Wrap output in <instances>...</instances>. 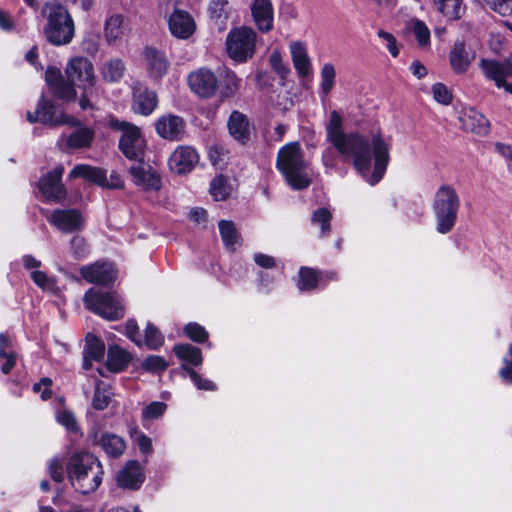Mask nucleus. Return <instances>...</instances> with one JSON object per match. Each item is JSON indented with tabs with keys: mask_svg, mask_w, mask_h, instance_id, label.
I'll list each match as a JSON object with an SVG mask.
<instances>
[{
	"mask_svg": "<svg viewBox=\"0 0 512 512\" xmlns=\"http://www.w3.org/2000/svg\"><path fill=\"white\" fill-rule=\"evenodd\" d=\"M342 116L333 110L325 126L326 139L356 170L374 185L383 177L389 162L390 143L379 132L365 139L358 133H345Z\"/></svg>",
	"mask_w": 512,
	"mask_h": 512,
	"instance_id": "1",
	"label": "nucleus"
},
{
	"mask_svg": "<svg viewBox=\"0 0 512 512\" xmlns=\"http://www.w3.org/2000/svg\"><path fill=\"white\" fill-rule=\"evenodd\" d=\"M103 466L92 454L78 452L67 463V477L73 488L81 494H89L102 483Z\"/></svg>",
	"mask_w": 512,
	"mask_h": 512,
	"instance_id": "2",
	"label": "nucleus"
},
{
	"mask_svg": "<svg viewBox=\"0 0 512 512\" xmlns=\"http://www.w3.org/2000/svg\"><path fill=\"white\" fill-rule=\"evenodd\" d=\"M276 166L293 189L301 190L310 185L309 164L298 142H290L278 151Z\"/></svg>",
	"mask_w": 512,
	"mask_h": 512,
	"instance_id": "3",
	"label": "nucleus"
},
{
	"mask_svg": "<svg viewBox=\"0 0 512 512\" xmlns=\"http://www.w3.org/2000/svg\"><path fill=\"white\" fill-rule=\"evenodd\" d=\"M41 14L46 19L43 34L47 42L54 46H64L72 42L75 23L66 7L56 3H45Z\"/></svg>",
	"mask_w": 512,
	"mask_h": 512,
	"instance_id": "4",
	"label": "nucleus"
},
{
	"mask_svg": "<svg viewBox=\"0 0 512 512\" xmlns=\"http://www.w3.org/2000/svg\"><path fill=\"white\" fill-rule=\"evenodd\" d=\"M460 198L456 190L450 185H442L435 193L433 211L436 220V231L440 234H447L454 228Z\"/></svg>",
	"mask_w": 512,
	"mask_h": 512,
	"instance_id": "5",
	"label": "nucleus"
},
{
	"mask_svg": "<svg viewBox=\"0 0 512 512\" xmlns=\"http://www.w3.org/2000/svg\"><path fill=\"white\" fill-rule=\"evenodd\" d=\"M86 308L100 317L116 321L124 317L125 304L116 292H104L90 288L84 295Z\"/></svg>",
	"mask_w": 512,
	"mask_h": 512,
	"instance_id": "6",
	"label": "nucleus"
},
{
	"mask_svg": "<svg viewBox=\"0 0 512 512\" xmlns=\"http://www.w3.org/2000/svg\"><path fill=\"white\" fill-rule=\"evenodd\" d=\"M66 74L73 85L83 90L80 98L81 108L91 107L90 99L97 94L93 64L85 57H75L68 63Z\"/></svg>",
	"mask_w": 512,
	"mask_h": 512,
	"instance_id": "7",
	"label": "nucleus"
},
{
	"mask_svg": "<svg viewBox=\"0 0 512 512\" xmlns=\"http://www.w3.org/2000/svg\"><path fill=\"white\" fill-rule=\"evenodd\" d=\"M257 33L248 26L231 29L226 38L228 56L239 63L251 59L256 51Z\"/></svg>",
	"mask_w": 512,
	"mask_h": 512,
	"instance_id": "8",
	"label": "nucleus"
},
{
	"mask_svg": "<svg viewBox=\"0 0 512 512\" xmlns=\"http://www.w3.org/2000/svg\"><path fill=\"white\" fill-rule=\"evenodd\" d=\"M131 91L132 111L142 116L151 115L158 106L157 93L138 80L132 82Z\"/></svg>",
	"mask_w": 512,
	"mask_h": 512,
	"instance_id": "9",
	"label": "nucleus"
},
{
	"mask_svg": "<svg viewBox=\"0 0 512 512\" xmlns=\"http://www.w3.org/2000/svg\"><path fill=\"white\" fill-rule=\"evenodd\" d=\"M118 128L122 131L119 147L129 159H138L143 154L144 139L140 129L131 123L121 122Z\"/></svg>",
	"mask_w": 512,
	"mask_h": 512,
	"instance_id": "10",
	"label": "nucleus"
},
{
	"mask_svg": "<svg viewBox=\"0 0 512 512\" xmlns=\"http://www.w3.org/2000/svg\"><path fill=\"white\" fill-rule=\"evenodd\" d=\"M480 67L486 79L495 83L498 88H504L509 94H512V83H507L506 79L512 77V60L499 62L496 60H481Z\"/></svg>",
	"mask_w": 512,
	"mask_h": 512,
	"instance_id": "11",
	"label": "nucleus"
},
{
	"mask_svg": "<svg viewBox=\"0 0 512 512\" xmlns=\"http://www.w3.org/2000/svg\"><path fill=\"white\" fill-rule=\"evenodd\" d=\"M64 167L59 165L38 181V188L44 198L52 202H60L66 197V190L61 182Z\"/></svg>",
	"mask_w": 512,
	"mask_h": 512,
	"instance_id": "12",
	"label": "nucleus"
},
{
	"mask_svg": "<svg viewBox=\"0 0 512 512\" xmlns=\"http://www.w3.org/2000/svg\"><path fill=\"white\" fill-rule=\"evenodd\" d=\"M190 89L201 98H211L218 89V79L206 68H200L188 76Z\"/></svg>",
	"mask_w": 512,
	"mask_h": 512,
	"instance_id": "13",
	"label": "nucleus"
},
{
	"mask_svg": "<svg viewBox=\"0 0 512 512\" xmlns=\"http://www.w3.org/2000/svg\"><path fill=\"white\" fill-rule=\"evenodd\" d=\"M198 162V152L191 146L181 145L171 154L168 164L172 172L186 174L191 172Z\"/></svg>",
	"mask_w": 512,
	"mask_h": 512,
	"instance_id": "14",
	"label": "nucleus"
},
{
	"mask_svg": "<svg viewBox=\"0 0 512 512\" xmlns=\"http://www.w3.org/2000/svg\"><path fill=\"white\" fill-rule=\"evenodd\" d=\"M155 129L161 138L179 141L185 134L186 122L178 115L164 114L156 120Z\"/></svg>",
	"mask_w": 512,
	"mask_h": 512,
	"instance_id": "15",
	"label": "nucleus"
},
{
	"mask_svg": "<svg viewBox=\"0 0 512 512\" xmlns=\"http://www.w3.org/2000/svg\"><path fill=\"white\" fill-rule=\"evenodd\" d=\"M129 27L125 16L121 13L109 14L103 25V35L108 45L122 42L128 35Z\"/></svg>",
	"mask_w": 512,
	"mask_h": 512,
	"instance_id": "16",
	"label": "nucleus"
},
{
	"mask_svg": "<svg viewBox=\"0 0 512 512\" xmlns=\"http://www.w3.org/2000/svg\"><path fill=\"white\" fill-rule=\"evenodd\" d=\"M81 276L89 283L108 285L116 279V270L108 262H95L80 269Z\"/></svg>",
	"mask_w": 512,
	"mask_h": 512,
	"instance_id": "17",
	"label": "nucleus"
},
{
	"mask_svg": "<svg viewBox=\"0 0 512 512\" xmlns=\"http://www.w3.org/2000/svg\"><path fill=\"white\" fill-rule=\"evenodd\" d=\"M250 11L258 31L268 33L273 29L274 8L271 0H253Z\"/></svg>",
	"mask_w": 512,
	"mask_h": 512,
	"instance_id": "18",
	"label": "nucleus"
},
{
	"mask_svg": "<svg viewBox=\"0 0 512 512\" xmlns=\"http://www.w3.org/2000/svg\"><path fill=\"white\" fill-rule=\"evenodd\" d=\"M129 173L136 186L144 191H159L161 189V177L150 166L134 164L130 167Z\"/></svg>",
	"mask_w": 512,
	"mask_h": 512,
	"instance_id": "19",
	"label": "nucleus"
},
{
	"mask_svg": "<svg viewBox=\"0 0 512 512\" xmlns=\"http://www.w3.org/2000/svg\"><path fill=\"white\" fill-rule=\"evenodd\" d=\"M36 115L39 118V122L52 127L60 125L76 126L78 124V121L74 117L64 113L58 114L55 106L44 97L39 101Z\"/></svg>",
	"mask_w": 512,
	"mask_h": 512,
	"instance_id": "20",
	"label": "nucleus"
},
{
	"mask_svg": "<svg viewBox=\"0 0 512 512\" xmlns=\"http://www.w3.org/2000/svg\"><path fill=\"white\" fill-rule=\"evenodd\" d=\"M143 60L148 76L154 81L160 80L167 74L169 61L162 51L146 47L143 52Z\"/></svg>",
	"mask_w": 512,
	"mask_h": 512,
	"instance_id": "21",
	"label": "nucleus"
},
{
	"mask_svg": "<svg viewBox=\"0 0 512 512\" xmlns=\"http://www.w3.org/2000/svg\"><path fill=\"white\" fill-rule=\"evenodd\" d=\"M48 221L65 233H71L81 230L83 227V218L79 211L75 209L55 210Z\"/></svg>",
	"mask_w": 512,
	"mask_h": 512,
	"instance_id": "22",
	"label": "nucleus"
},
{
	"mask_svg": "<svg viewBox=\"0 0 512 512\" xmlns=\"http://www.w3.org/2000/svg\"><path fill=\"white\" fill-rule=\"evenodd\" d=\"M168 24L172 35L179 39H188L196 29L192 16L183 10H175L170 15Z\"/></svg>",
	"mask_w": 512,
	"mask_h": 512,
	"instance_id": "23",
	"label": "nucleus"
},
{
	"mask_svg": "<svg viewBox=\"0 0 512 512\" xmlns=\"http://www.w3.org/2000/svg\"><path fill=\"white\" fill-rule=\"evenodd\" d=\"M144 482V473L141 464L136 460L128 461L118 472L117 483L124 489H139Z\"/></svg>",
	"mask_w": 512,
	"mask_h": 512,
	"instance_id": "24",
	"label": "nucleus"
},
{
	"mask_svg": "<svg viewBox=\"0 0 512 512\" xmlns=\"http://www.w3.org/2000/svg\"><path fill=\"white\" fill-rule=\"evenodd\" d=\"M293 66L300 78H307L312 73V65L307 53L306 45L300 41L289 44Z\"/></svg>",
	"mask_w": 512,
	"mask_h": 512,
	"instance_id": "25",
	"label": "nucleus"
},
{
	"mask_svg": "<svg viewBox=\"0 0 512 512\" xmlns=\"http://www.w3.org/2000/svg\"><path fill=\"white\" fill-rule=\"evenodd\" d=\"M463 129L476 133L478 135H486L489 132V121L483 114L474 108H466L461 112L459 117Z\"/></svg>",
	"mask_w": 512,
	"mask_h": 512,
	"instance_id": "26",
	"label": "nucleus"
},
{
	"mask_svg": "<svg viewBox=\"0 0 512 512\" xmlns=\"http://www.w3.org/2000/svg\"><path fill=\"white\" fill-rule=\"evenodd\" d=\"M95 443L111 458L120 457L126 449V442L122 437L108 432L96 435Z\"/></svg>",
	"mask_w": 512,
	"mask_h": 512,
	"instance_id": "27",
	"label": "nucleus"
},
{
	"mask_svg": "<svg viewBox=\"0 0 512 512\" xmlns=\"http://www.w3.org/2000/svg\"><path fill=\"white\" fill-rule=\"evenodd\" d=\"M230 135L240 143H245L250 137V127L247 117L239 111H233L228 120Z\"/></svg>",
	"mask_w": 512,
	"mask_h": 512,
	"instance_id": "28",
	"label": "nucleus"
},
{
	"mask_svg": "<svg viewBox=\"0 0 512 512\" xmlns=\"http://www.w3.org/2000/svg\"><path fill=\"white\" fill-rule=\"evenodd\" d=\"M209 18L219 26L221 30L226 27L228 19L233 14L232 6L228 0H210L207 8Z\"/></svg>",
	"mask_w": 512,
	"mask_h": 512,
	"instance_id": "29",
	"label": "nucleus"
},
{
	"mask_svg": "<svg viewBox=\"0 0 512 512\" xmlns=\"http://www.w3.org/2000/svg\"><path fill=\"white\" fill-rule=\"evenodd\" d=\"M69 178H83L102 187L105 170L88 164H78L70 171Z\"/></svg>",
	"mask_w": 512,
	"mask_h": 512,
	"instance_id": "30",
	"label": "nucleus"
},
{
	"mask_svg": "<svg viewBox=\"0 0 512 512\" xmlns=\"http://www.w3.org/2000/svg\"><path fill=\"white\" fill-rule=\"evenodd\" d=\"M125 71V63L119 58L109 59L100 67L101 77L108 83L119 82L124 77Z\"/></svg>",
	"mask_w": 512,
	"mask_h": 512,
	"instance_id": "31",
	"label": "nucleus"
},
{
	"mask_svg": "<svg viewBox=\"0 0 512 512\" xmlns=\"http://www.w3.org/2000/svg\"><path fill=\"white\" fill-rule=\"evenodd\" d=\"M131 361L130 353L117 345L110 346L107 353V368L112 372L123 371Z\"/></svg>",
	"mask_w": 512,
	"mask_h": 512,
	"instance_id": "32",
	"label": "nucleus"
},
{
	"mask_svg": "<svg viewBox=\"0 0 512 512\" xmlns=\"http://www.w3.org/2000/svg\"><path fill=\"white\" fill-rule=\"evenodd\" d=\"M450 63L456 73H464L470 64V58L463 42H456L450 52Z\"/></svg>",
	"mask_w": 512,
	"mask_h": 512,
	"instance_id": "33",
	"label": "nucleus"
},
{
	"mask_svg": "<svg viewBox=\"0 0 512 512\" xmlns=\"http://www.w3.org/2000/svg\"><path fill=\"white\" fill-rule=\"evenodd\" d=\"M336 69L332 63H325L320 70L319 94L326 98L335 86Z\"/></svg>",
	"mask_w": 512,
	"mask_h": 512,
	"instance_id": "34",
	"label": "nucleus"
},
{
	"mask_svg": "<svg viewBox=\"0 0 512 512\" xmlns=\"http://www.w3.org/2000/svg\"><path fill=\"white\" fill-rule=\"evenodd\" d=\"M173 350L178 358L191 365L198 366L202 363L203 358L201 350L195 346L179 344L176 345Z\"/></svg>",
	"mask_w": 512,
	"mask_h": 512,
	"instance_id": "35",
	"label": "nucleus"
},
{
	"mask_svg": "<svg viewBox=\"0 0 512 512\" xmlns=\"http://www.w3.org/2000/svg\"><path fill=\"white\" fill-rule=\"evenodd\" d=\"M94 138V132L89 128H80L67 138V146L74 149L89 147Z\"/></svg>",
	"mask_w": 512,
	"mask_h": 512,
	"instance_id": "36",
	"label": "nucleus"
},
{
	"mask_svg": "<svg viewBox=\"0 0 512 512\" xmlns=\"http://www.w3.org/2000/svg\"><path fill=\"white\" fill-rule=\"evenodd\" d=\"M219 231L222 241L227 248H234L239 242L240 237L233 222L221 220L219 222Z\"/></svg>",
	"mask_w": 512,
	"mask_h": 512,
	"instance_id": "37",
	"label": "nucleus"
},
{
	"mask_svg": "<svg viewBox=\"0 0 512 512\" xmlns=\"http://www.w3.org/2000/svg\"><path fill=\"white\" fill-rule=\"evenodd\" d=\"M105 352V345L104 343L97 339L93 338L91 339L87 347L85 349L84 355H85V361H84V369H89L91 364L89 363V360H100L104 356Z\"/></svg>",
	"mask_w": 512,
	"mask_h": 512,
	"instance_id": "38",
	"label": "nucleus"
},
{
	"mask_svg": "<svg viewBox=\"0 0 512 512\" xmlns=\"http://www.w3.org/2000/svg\"><path fill=\"white\" fill-rule=\"evenodd\" d=\"M210 193L216 201H223L231 194V186L222 175L215 177L210 185Z\"/></svg>",
	"mask_w": 512,
	"mask_h": 512,
	"instance_id": "39",
	"label": "nucleus"
},
{
	"mask_svg": "<svg viewBox=\"0 0 512 512\" xmlns=\"http://www.w3.org/2000/svg\"><path fill=\"white\" fill-rule=\"evenodd\" d=\"M320 281V276L311 268H301L299 271L298 287L302 291L315 288Z\"/></svg>",
	"mask_w": 512,
	"mask_h": 512,
	"instance_id": "40",
	"label": "nucleus"
},
{
	"mask_svg": "<svg viewBox=\"0 0 512 512\" xmlns=\"http://www.w3.org/2000/svg\"><path fill=\"white\" fill-rule=\"evenodd\" d=\"M111 400V392L107 385L103 382H99L96 385L95 393L93 397V407L97 410H103L108 407Z\"/></svg>",
	"mask_w": 512,
	"mask_h": 512,
	"instance_id": "41",
	"label": "nucleus"
},
{
	"mask_svg": "<svg viewBox=\"0 0 512 512\" xmlns=\"http://www.w3.org/2000/svg\"><path fill=\"white\" fill-rule=\"evenodd\" d=\"M164 342V337L160 331L151 323H147L145 328V335L142 338V344H145L150 349H158Z\"/></svg>",
	"mask_w": 512,
	"mask_h": 512,
	"instance_id": "42",
	"label": "nucleus"
},
{
	"mask_svg": "<svg viewBox=\"0 0 512 512\" xmlns=\"http://www.w3.org/2000/svg\"><path fill=\"white\" fill-rule=\"evenodd\" d=\"M130 436L132 442L138 447L141 454L149 455L152 452V440L142 431L134 428L130 431Z\"/></svg>",
	"mask_w": 512,
	"mask_h": 512,
	"instance_id": "43",
	"label": "nucleus"
},
{
	"mask_svg": "<svg viewBox=\"0 0 512 512\" xmlns=\"http://www.w3.org/2000/svg\"><path fill=\"white\" fill-rule=\"evenodd\" d=\"M269 64L272 70L277 73L282 80L290 73V68L283 61L282 54L278 49H274L269 55Z\"/></svg>",
	"mask_w": 512,
	"mask_h": 512,
	"instance_id": "44",
	"label": "nucleus"
},
{
	"mask_svg": "<svg viewBox=\"0 0 512 512\" xmlns=\"http://www.w3.org/2000/svg\"><path fill=\"white\" fill-rule=\"evenodd\" d=\"M167 409V405L163 402L154 401L148 404L142 411V421L145 425V422L149 420H155L163 416Z\"/></svg>",
	"mask_w": 512,
	"mask_h": 512,
	"instance_id": "45",
	"label": "nucleus"
},
{
	"mask_svg": "<svg viewBox=\"0 0 512 512\" xmlns=\"http://www.w3.org/2000/svg\"><path fill=\"white\" fill-rule=\"evenodd\" d=\"M437 9L449 20H455L460 17L461 1L446 0L436 5Z\"/></svg>",
	"mask_w": 512,
	"mask_h": 512,
	"instance_id": "46",
	"label": "nucleus"
},
{
	"mask_svg": "<svg viewBox=\"0 0 512 512\" xmlns=\"http://www.w3.org/2000/svg\"><path fill=\"white\" fill-rule=\"evenodd\" d=\"M331 213L325 208L317 209L312 216V223L321 226L322 235H327L330 232Z\"/></svg>",
	"mask_w": 512,
	"mask_h": 512,
	"instance_id": "47",
	"label": "nucleus"
},
{
	"mask_svg": "<svg viewBox=\"0 0 512 512\" xmlns=\"http://www.w3.org/2000/svg\"><path fill=\"white\" fill-rule=\"evenodd\" d=\"M142 367L144 370L148 372L159 373L166 370V368L168 367V363L161 356L151 355L143 361Z\"/></svg>",
	"mask_w": 512,
	"mask_h": 512,
	"instance_id": "48",
	"label": "nucleus"
},
{
	"mask_svg": "<svg viewBox=\"0 0 512 512\" xmlns=\"http://www.w3.org/2000/svg\"><path fill=\"white\" fill-rule=\"evenodd\" d=\"M241 85V80L237 77V75L232 72L228 71L225 74V87L223 91L221 92L222 97L228 98L236 94V92L239 90Z\"/></svg>",
	"mask_w": 512,
	"mask_h": 512,
	"instance_id": "49",
	"label": "nucleus"
},
{
	"mask_svg": "<svg viewBox=\"0 0 512 512\" xmlns=\"http://www.w3.org/2000/svg\"><path fill=\"white\" fill-rule=\"evenodd\" d=\"M182 369L189 374L192 382L198 389L206 391L215 390L216 386L212 381L202 378L197 372L189 368L186 364L182 365Z\"/></svg>",
	"mask_w": 512,
	"mask_h": 512,
	"instance_id": "50",
	"label": "nucleus"
},
{
	"mask_svg": "<svg viewBox=\"0 0 512 512\" xmlns=\"http://www.w3.org/2000/svg\"><path fill=\"white\" fill-rule=\"evenodd\" d=\"M209 159L212 164L218 168H223L227 162V151L221 145H213L208 152Z\"/></svg>",
	"mask_w": 512,
	"mask_h": 512,
	"instance_id": "51",
	"label": "nucleus"
},
{
	"mask_svg": "<svg viewBox=\"0 0 512 512\" xmlns=\"http://www.w3.org/2000/svg\"><path fill=\"white\" fill-rule=\"evenodd\" d=\"M502 362L503 367L499 370V376L506 383L512 385V343L509 344L508 350L504 355Z\"/></svg>",
	"mask_w": 512,
	"mask_h": 512,
	"instance_id": "52",
	"label": "nucleus"
},
{
	"mask_svg": "<svg viewBox=\"0 0 512 512\" xmlns=\"http://www.w3.org/2000/svg\"><path fill=\"white\" fill-rule=\"evenodd\" d=\"M483 2L501 16L512 14V0H483Z\"/></svg>",
	"mask_w": 512,
	"mask_h": 512,
	"instance_id": "53",
	"label": "nucleus"
},
{
	"mask_svg": "<svg viewBox=\"0 0 512 512\" xmlns=\"http://www.w3.org/2000/svg\"><path fill=\"white\" fill-rule=\"evenodd\" d=\"M30 277L33 282L43 290L52 291L55 288V282L45 272L34 270L30 272Z\"/></svg>",
	"mask_w": 512,
	"mask_h": 512,
	"instance_id": "54",
	"label": "nucleus"
},
{
	"mask_svg": "<svg viewBox=\"0 0 512 512\" xmlns=\"http://www.w3.org/2000/svg\"><path fill=\"white\" fill-rule=\"evenodd\" d=\"M411 26L419 45L424 46L428 44L430 40V31L425 23L420 20H415L411 23Z\"/></svg>",
	"mask_w": 512,
	"mask_h": 512,
	"instance_id": "55",
	"label": "nucleus"
},
{
	"mask_svg": "<svg viewBox=\"0 0 512 512\" xmlns=\"http://www.w3.org/2000/svg\"><path fill=\"white\" fill-rule=\"evenodd\" d=\"M185 333L194 342L202 343L207 337L208 333L205 328L197 323H189L185 326Z\"/></svg>",
	"mask_w": 512,
	"mask_h": 512,
	"instance_id": "56",
	"label": "nucleus"
},
{
	"mask_svg": "<svg viewBox=\"0 0 512 512\" xmlns=\"http://www.w3.org/2000/svg\"><path fill=\"white\" fill-rule=\"evenodd\" d=\"M51 92L58 98L69 101L73 100L76 96V91L73 84H69L62 80Z\"/></svg>",
	"mask_w": 512,
	"mask_h": 512,
	"instance_id": "57",
	"label": "nucleus"
},
{
	"mask_svg": "<svg viewBox=\"0 0 512 512\" xmlns=\"http://www.w3.org/2000/svg\"><path fill=\"white\" fill-rule=\"evenodd\" d=\"M56 420L68 431L75 432L78 429L77 422L73 413L68 410L58 411L56 414Z\"/></svg>",
	"mask_w": 512,
	"mask_h": 512,
	"instance_id": "58",
	"label": "nucleus"
},
{
	"mask_svg": "<svg viewBox=\"0 0 512 512\" xmlns=\"http://www.w3.org/2000/svg\"><path fill=\"white\" fill-rule=\"evenodd\" d=\"M434 99L443 105H449L452 101V95L448 88L442 83H436L432 86Z\"/></svg>",
	"mask_w": 512,
	"mask_h": 512,
	"instance_id": "59",
	"label": "nucleus"
},
{
	"mask_svg": "<svg viewBox=\"0 0 512 512\" xmlns=\"http://www.w3.org/2000/svg\"><path fill=\"white\" fill-rule=\"evenodd\" d=\"M377 35L385 42L386 48L391 56L397 57L399 55V47L396 38L391 33L382 29L377 32Z\"/></svg>",
	"mask_w": 512,
	"mask_h": 512,
	"instance_id": "60",
	"label": "nucleus"
},
{
	"mask_svg": "<svg viewBox=\"0 0 512 512\" xmlns=\"http://www.w3.org/2000/svg\"><path fill=\"white\" fill-rule=\"evenodd\" d=\"M71 249L76 259L84 258L88 253V248L85 240L78 236L72 238Z\"/></svg>",
	"mask_w": 512,
	"mask_h": 512,
	"instance_id": "61",
	"label": "nucleus"
},
{
	"mask_svg": "<svg viewBox=\"0 0 512 512\" xmlns=\"http://www.w3.org/2000/svg\"><path fill=\"white\" fill-rule=\"evenodd\" d=\"M49 474L56 482H61L64 479L63 462L55 457L50 461Z\"/></svg>",
	"mask_w": 512,
	"mask_h": 512,
	"instance_id": "62",
	"label": "nucleus"
},
{
	"mask_svg": "<svg viewBox=\"0 0 512 512\" xmlns=\"http://www.w3.org/2000/svg\"><path fill=\"white\" fill-rule=\"evenodd\" d=\"M139 327L135 320H128L125 326L126 336L136 345H142V337L139 335Z\"/></svg>",
	"mask_w": 512,
	"mask_h": 512,
	"instance_id": "63",
	"label": "nucleus"
},
{
	"mask_svg": "<svg viewBox=\"0 0 512 512\" xmlns=\"http://www.w3.org/2000/svg\"><path fill=\"white\" fill-rule=\"evenodd\" d=\"M52 385V380L50 378L44 377L38 383H35L33 386V390L36 393L41 394V398L43 400H47L51 397L50 387Z\"/></svg>",
	"mask_w": 512,
	"mask_h": 512,
	"instance_id": "64",
	"label": "nucleus"
}]
</instances>
